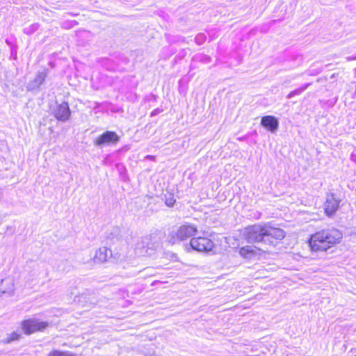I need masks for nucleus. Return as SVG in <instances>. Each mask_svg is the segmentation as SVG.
<instances>
[{"label":"nucleus","instance_id":"obj_11","mask_svg":"<svg viewBox=\"0 0 356 356\" xmlns=\"http://www.w3.org/2000/svg\"><path fill=\"white\" fill-rule=\"evenodd\" d=\"M47 76V74L45 72H38L36 74L35 79L31 81L28 85L29 90H33L35 88H38L40 85H42Z\"/></svg>","mask_w":356,"mask_h":356},{"label":"nucleus","instance_id":"obj_6","mask_svg":"<svg viewBox=\"0 0 356 356\" xmlns=\"http://www.w3.org/2000/svg\"><path fill=\"white\" fill-rule=\"evenodd\" d=\"M186 248L187 250L191 248L197 252H209L213 248V243L211 240L205 237L193 238Z\"/></svg>","mask_w":356,"mask_h":356},{"label":"nucleus","instance_id":"obj_24","mask_svg":"<svg viewBox=\"0 0 356 356\" xmlns=\"http://www.w3.org/2000/svg\"><path fill=\"white\" fill-rule=\"evenodd\" d=\"M260 216H261V213H258V217L257 218H259Z\"/></svg>","mask_w":356,"mask_h":356},{"label":"nucleus","instance_id":"obj_5","mask_svg":"<svg viewBox=\"0 0 356 356\" xmlns=\"http://www.w3.org/2000/svg\"><path fill=\"white\" fill-rule=\"evenodd\" d=\"M120 140V137L116 132L113 131H106L98 136L93 142L95 146L102 148L106 146H115Z\"/></svg>","mask_w":356,"mask_h":356},{"label":"nucleus","instance_id":"obj_10","mask_svg":"<svg viewBox=\"0 0 356 356\" xmlns=\"http://www.w3.org/2000/svg\"><path fill=\"white\" fill-rule=\"evenodd\" d=\"M261 125L268 131L275 133L278 129L279 121L275 116L266 115L261 118Z\"/></svg>","mask_w":356,"mask_h":356},{"label":"nucleus","instance_id":"obj_20","mask_svg":"<svg viewBox=\"0 0 356 356\" xmlns=\"http://www.w3.org/2000/svg\"><path fill=\"white\" fill-rule=\"evenodd\" d=\"M200 57V60L205 63H209L211 61V58L209 56L201 55Z\"/></svg>","mask_w":356,"mask_h":356},{"label":"nucleus","instance_id":"obj_8","mask_svg":"<svg viewBox=\"0 0 356 356\" xmlns=\"http://www.w3.org/2000/svg\"><path fill=\"white\" fill-rule=\"evenodd\" d=\"M55 118L61 122H66L71 114L67 102H63L60 104L56 106L54 111Z\"/></svg>","mask_w":356,"mask_h":356},{"label":"nucleus","instance_id":"obj_25","mask_svg":"<svg viewBox=\"0 0 356 356\" xmlns=\"http://www.w3.org/2000/svg\"><path fill=\"white\" fill-rule=\"evenodd\" d=\"M158 282V281H155V282H152V285H154V283H155V282Z\"/></svg>","mask_w":356,"mask_h":356},{"label":"nucleus","instance_id":"obj_13","mask_svg":"<svg viewBox=\"0 0 356 356\" xmlns=\"http://www.w3.org/2000/svg\"><path fill=\"white\" fill-rule=\"evenodd\" d=\"M311 85L310 83H305L302 86H301L300 88L293 90V91L290 92L286 97L288 99H291L296 95H301L309 86Z\"/></svg>","mask_w":356,"mask_h":356},{"label":"nucleus","instance_id":"obj_19","mask_svg":"<svg viewBox=\"0 0 356 356\" xmlns=\"http://www.w3.org/2000/svg\"><path fill=\"white\" fill-rule=\"evenodd\" d=\"M206 39L207 37L204 33H198L195 38V42L199 45L202 44Z\"/></svg>","mask_w":356,"mask_h":356},{"label":"nucleus","instance_id":"obj_3","mask_svg":"<svg viewBox=\"0 0 356 356\" xmlns=\"http://www.w3.org/2000/svg\"><path fill=\"white\" fill-rule=\"evenodd\" d=\"M197 232L196 226L192 224H184L176 230H172L168 236V241L171 244H175L193 236Z\"/></svg>","mask_w":356,"mask_h":356},{"label":"nucleus","instance_id":"obj_14","mask_svg":"<svg viewBox=\"0 0 356 356\" xmlns=\"http://www.w3.org/2000/svg\"><path fill=\"white\" fill-rule=\"evenodd\" d=\"M163 200L165 201V204L169 207H173L175 203L176 202V200L172 193H168L165 194Z\"/></svg>","mask_w":356,"mask_h":356},{"label":"nucleus","instance_id":"obj_22","mask_svg":"<svg viewBox=\"0 0 356 356\" xmlns=\"http://www.w3.org/2000/svg\"><path fill=\"white\" fill-rule=\"evenodd\" d=\"M346 60L348 61L356 60V56H348V57L346 58Z\"/></svg>","mask_w":356,"mask_h":356},{"label":"nucleus","instance_id":"obj_1","mask_svg":"<svg viewBox=\"0 0 356 356\" xmlns=\"http://www.w3.org/2000/svg\"><path fill=\"white\" fill-rule=\"evenodd\" d=\"M243 234L248 243H257L269 246H275L278 241H281L285 236L283 229L267 224H255L249 226L245 228Z\"/></svg>","mask_w":356,"mask_h":356},{"label":"nucleus","instance_id":"obj_18","mask_svg":"<svg viewBox=\"0 0 356 356\" xmlns=\"http://www.w3.org/2000/svg\"><path fill=\"white\" fill-rule=\"evenodd\" d=\"M39 28L38 24H33L29 27H26L24 29V33L27 35H30L36 31Z\"/></svg>","mask_w":356,"mask_h":356},{"label":"nucleus","instance_id":"obj_16","mask_svg":"<svg viewBox=\"0 0 356 356\" xmlns=\"http://www.w3.org/2000/svg\"><path fill=\"white\" fill-rule=\"evenodd\" d=\"M252 252H253V250L252 249V247H250V246L243 247L239 250L240 254L242 257H245V258L250 257Z\"/></svg>","mask_w":356,"mask_h":356},{"label":"nucleus","instance_id":"obj_12","mask_svg":"<svg viewBox=\"0 0 356 356\" xmlns=\"http://www.w3.org/2000/svg\"><path fill=\"white\" fill-rule=\"evenodd\" d=\"M0 290L2 293H8L9 296H12L15 290L13 280L10 277L2 280Z\"/></svg>","mask_w":356,"mask_h":356},{"label":"nucleus","instance_id":"obj_7","mask_svg":"<svg viewBox=\"0 0 356 356\" xmlns=\"http://www.w3.org/2000/svg\"><path fill=\"white\" fill-rule=\"evenodd\" d=\"M340 200L337 199L334 193L327 194L326 201L325 203V213L328 216H333L338 210Z\"/></svg>","mask_w":356,"mask_h":356},{"label":"nucleus","instance_id":"obj_21","mask_svg":"<svg viewBox=\"0 0 356 356\" xmlns=\"http://www.w3.org/2000/svg\"><path fill=\"white\" fill-rule=\"evenodd\" d=\"M161 111H162V109H160L159 108H156L152 111L151 116H155V115L159 114Z\"/></svg>","mask_w":356,"mask_h":356},{"label":"nucleus","instance_id":"obj_9","mask_svg":"<svg viewBox=\"0 0 356 356\" xmlns=\"http://www.w3.org/2000/svg\"><path fill=\"white\" fill-rule=\"evenodd\" d=\"M113 257L111 250L106 247H101L96 250L93 261L96 264H102L108 261Z\"/></svg>","mask_w":356,"mask_h":356},{"label":"nucleus","instance_id":"obj_15","mask_svg":"<svg viewBox=\"0 0 356 356\" xmlns=\"http://www.w3.org/2000/svg\"><path fill=\"white\" fill-rule=\"evenodd\" d=\"M48 356H76V355L68 351L54 350L48 354Z\"/></svg>","mask_w":356,"mask_h":356},{"label":"nucleus","instance_id":"obj_23","mask_svg":"<svg viewBox=\"0 0 356 356\" xmlns=\"http://www.w3.org/2000/svg\"><path fill=\"white\" fill-rule=\"evenodd\" d=\"M152 268H146V269H145V270H147V271H148V272L152 271Z\"/></svg>","mask_w":356,"mask_h":356},{"label":"nucleus","instance_id":"obj_4","mask_svg":"<svg viewBox=\"0 0 356 356\" xmlns=\"http://www.w3.org/2000/svg\"><path fill=\"white\" fill-rule=\"evenodd\" d=\"M49 326L47 321H40L36 318L24 320L20 323V327L22 332L27 335H30L36 332H42Z\"/></svg>","mask_w":356,"mask_h":356},{"label":"nucleus","instance_id":"obj_2","mask_svg":"<svg viewBox=\"0 0 356 356\" xmlns=\"http://www.w3.org/2000/svg\"><path fill=\"white\" fill-rule=\"evenodd\" d=\"M342 236V233L335 228L322 229L311 236L309 244L314 252H325L339 243Z\"/></svg>","mask_w":356,"mask_h":356},{"label":"nucleus","instance_id":"obj_17","mask_svg":"<svg viewBox=\"0 0 356 356\" xmlns=\"http://www.w3.org/2000/svg\"><path fill=\"white\" fill-rule=\"evenodd\" d=\"M22 337V333L18 331L12 332L7 339L8 342L19 340Z\"/></svg>","mask_w":356,"mask_h":356}]
</instances>
